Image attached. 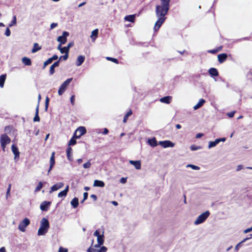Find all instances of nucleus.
I'll use <instances>...</instances> for the list:
<instances>
[{"label": "nucleus", "instance_id": "f257e3e1", "mask_svg": "<svg viewBox=\"0 0 252 252\" xmlns=\"http://www.w3.org/2000/svg\"><path fill=\"white\" fill-rule=\"evenodd\" d=\"M161 5H158V29L164 23L166 17L165 15L169 9V2L170 0H160Z\"/></svg>", "mask_w": 252, "mask_h": 252}, {"label": "nucleus", "instance_id": "f03ea898", "mask_svg": "<svg viewBox=\"0 0 252 252\" xmlns=\"http://www.w3.org/2000/svg\"><path fill=\"white\" fill-rule=\"evenodd\" d=\"M49 228V223L48 220L44 218L41 220V225L38 230V235H45L48 231Z\"/></svg>", "mask_w": 252, "mask_h": 252}, {"label": "nucleus", "instance_id": "7ed1b4c3", "mask_svg": "<svg viewBox=\"0 0 252 252\" xmlns=\"http://www.w3.org/2000/svg\"><path fill=\"white\" fill-rule=\"evenodd\" d=\"M0 142L2 151L5 152L6 145L11 142V139L6 134H2L0 137Z\"/></svg>", "mask_w": 252, "mask_h": 252}, {"label": "nucleus", "instance_id": "20e7f679", "mask_svg": "<svg viewBox=\"0 0 252 252\" xmlns=\"http://www.w3.org/2000/svg\"><path fill=\"white\" fill-rule=\"evenodd\" d=\"M210 213L209 211H206L200 215L194 221V224L198 225L203 223L209 217Z\"/></svg>", "mask_w": 252, "mask_h": 252}, {"label": "nucleus", "instance_id": "39448f33", "mask_svg": "<svg viewBox=\"0 0 252 252\" xmlns=\"http://www.w3.org/2000/svg\"><path fill=\"white\" fill-rule=\"evenodd\" d=\"M72 80V78H68L66 79L60 86L59 90H58V94L60 95H62L64 91H65L66 88L69 85V83Z\"/></svg>", "mask_w": 252, "mask_h": 252}, {"label": "nucleus", "instance_id": "423d86ee", "mask_svg": "<svg viewBox=\"0 0 252 252\" xmlns=\"http://www.w3.org/2000/svg\"><path fill=\"white\" fill-rule=\"evenodd\" d=\"M87 132L86 129L84 126H80L78 127L74 133V137L76 138H80L82 135Z\"/></svg>", "mask_w": 252, "mask_h": 252}, {"label": "nucleus", "instance_id": "0eeeda50", "mask_svg": "<svg viewBox=\"0 0 252 252\" xmlns=\"http://www.w3.org/2000/svg\"><path fill=\"white\" fill-rule=\"evenodd\" d=\"M30 223L29 219L27 218H25L19 224L18 229L22 232L26 231V228Z\"/></svg>", "mask_w": 252, "mask_h": 252}, {"label": "nucleus", "instance_id": "6e6552de", "mask_svg": "<svg viewBox=\"0 0 252 252\" xmlns=\"http://www.w3.org/2000/svg\"><path fill=\"white\" fill-rule=\"evenodd\" d=\"M69 35V32H63L62 36H59L57 38V41L60 43L64 44L67 41V37Z\"/></svg>", "mask_w": 252, "mask_h": 252}, {"label": "nucleus", "instance_id": "1a4fd4ad", "mask_svg": "<svg viewBox=\"0 0 252 252\" xmlns=\"http://www.w3.org/2000/svg\"><path fill=\"white\" fill-rule=\"evenodd\" d=\"M158 145H160L162 147L165 148L168 147H173L175 144L169 140H165L163 141H159Z\"/></svg>", "mask_w": 252, "mask_h": 252}, {"label": "nucleus", "instance_id": "9d476101", "mask_svg": "<svg viewBox=\"0 0 252 252\" xmlns=\"http://www.w3.org/2000/svg\"><path fill=\"white\" fill-rule=\"evenodd\" d=\"M55 153L53 152L52 153L51 156L50 157V167L48 171V173L49 174L50 171L52 170V168L53 167L55 163Z\"/></svg>", "mask_w": 252, "mask_h": 252}, {"label": "nucleus", "instance_id": "9b49d317", "mask_svg": "<svg viewBox=\"0 0 252 252\" xmlns=\"http://www.w3.org/2000/svg\"><path fill=\"white\" fill-rule=\"evenodd\" d=\"M227 54L226 53H221L218 55V61L220 63H224L227 58Z\"/></svg>", "mask_w": 252, "mask_h": 252}, {"label": "nucleus", "instance_id": "f8f14e48", "mask_svg": "<svg viewBox=\"0 0 252 252\" xmlns=\"http://www.w3.org/2000/svg\"><path fill=\"white\" fill-rule=\"evenodd\" d=\"M172 97L171 96H166L161 98L159 101L163 103L169 104L171 102Z\"/></svg>", "mask_w": 252, "mask_h": 252}, {"label": "nucleus", "instance_id": "ddd939ff", "mask_svg": "<svg viewBox=\"0 0 252 252\" xmlns=\"http://www.w3.org/2000/svg\"><path fill=\"white\" fill-rule=\"evenodd\" d=\"M97 241L98 244L95 245L94 247L99 248L104 243V235L103 234L97 237Z\"/></svg>", "mask_w": 252, "mask_h": 252}, {"label": "nucleus", "instance_id": "4468645a", "mask_svg": "<svg viewBox=\"0 0 252 252\" xmlns=\"http://www.w3.org/2000/svg\"><path fill=\"white\" fill-rule=\"evenodd\" d=\"M50 204V202L44 201L40 204V208L42 211H46L48 210V208Z\"/></svg>", "mask_w": 252, "mask_h": 252}, {"label": "nucleus", "instance_id": "2eb2a0df", "mask_svg": "<svg viewBox=\"0 0 252 252\" xmlns=\"http://www.w3.org/2000/svg\"><path fill=\"white\" fill-rule=\"evenodd\" d=\"M63 186V183H62V182L58 183L53 185L51 187L50 192L56 191V190L62 188Z\"/></svg>", "mask_w": 252, "mask_h": 252}, {"label": "nucleus", "instance_id": "dca6fc26", "mask_svg": "<svg viewBox=\"0 0 252 252\" xmlns=\"http://www.w3.org/2000/svg\"><path fill=\"white\" fill-rule=\"evenodd\" d=\"M208 72L213 77L218 76L219 74L218 70L214 67L210 68L208 70Z\"/></svg>", "mask_w": 252, "mask_h": 252}, {"label": "nucleus", "instance_id": "f3484780", "mask_svg": "<svg viewBox=\"0 0 252 252\" xmlns=\"http://www.w3.org/2000/svg\"><path fill=\"white\" fill-rule=\"evenodd\" d=\"M72 151V148L70 146H68L66 149V155H67V159L69 161L73 160Z\"/></svg>", "mask_w": 252, "mask_h": 252}, {"label": "nucleus", "instance_id": "a211bd4d", "mask_svg": "<svg viewBox=\"0 0 252 252\" xmlns=\"http://www.w3.org/2000/svg\"><path fill=\"white\" fill-rule=\"evenodd\" d=\"M11 150L13 153L15 155V158H16L17 157L19 158L20 153L19 152L18 148L14 145H12L11 146Z\"/></svg>", "mask_w": 252, "mask_h": 252}, {"label": "nucleus", "instance_id": "6ab92c4d", "mask_svg": "<svg viewBox=\"0 0 252 252\" xmlns=\"http://www.w3.org/2000/svg\"><path fill=\"white\" fill-rule=\"evenodd\" d=\"M129 163L133 165L136 169H140L141 168V164L140 160H130Z\"/></svg>", "mask_w": 252, "mask_h": 252}, {"label": "nucleus", "instance_id": "aec40b11", "mask_svg": "<svg viewBox=\"0 0 252 252\" xmlns=\"http://www.w3.org/2000/svg\"><path fill=\"white\" fill-rule=\"evenodd\" d=\"M22 62L25 65L30 66L32 65L31 60L26 57H24L22 59Z\"/></svg>", "mask_w": 252, "mask_h": 252}, {"label": "nucleus", "instance_id": "412c9836", "mask_svg": "<svg viewBox=\"0 0 252 252\" xmlns=\"http://www.w3.org/2000/svg\"><path fill=\"white\" fill-rule=\"evenodd\" d=\"M85 59V57L84 56H79L77 58V61L76 62V64L77 66L81 65L83 62H84Z\"/></svg>", "mask_w": 252, "mask_h": 252}, {"label": "nucleus", "instance_id": "4be33fe9", "mask_svg": "<svg viewBox=\"0 0 252 252\" xmlns=\"http://www.w3.org/2000/svg\"><path fill=\"white\" fill-rule=\"evenodd\" d=\"M205 103V100L203 99V98H201L199 100V101H198V102L193 106V109L194 110H197L198 109H199V108H200L203 105V104Z\"/></svg>", "mask_w": 252, "mask_h": 252}, {"label": "nucleus", "instance_id": "5701e85b", "mask_svg": "<svg viewBox=\"0 0 252 252\" xmlns=\"http://www.w3.org/2000/svg\"><path fill=\"white\" fill-rule=\"evenodd\" d=\"M68 189H69V186H68V185H67L65 189L61 191L60 192H59L58 193V197H62L66 196V195H67V193L68 191Z\"/></svg>", "mask_w": 252, "mask_h": 252}, {"label": "nucleus", "instance_id": "b1692460", "mask_svg": "<svg viewBox=\"0 0 252 252\" xmlns=\"http://www.w3.org/2000/svg\"><path fill=\"white\" fill-rule=\"evenodd\" d=\"M74 45V42H69L67 46H66V47H63V54L64 53H69V49L70 48H71V47H72Z\"/></svg>", "mask_w": 252, "mask_h": 252}, {"label": "nucleus", "instance_id": "393cba45", "mask_svg": "<svg viewBox=\"0 0 252 252\" xmlns=\"http://www.w3.org/2000/svg\"><path fill=\"white\" fill-rule=\"evenodd\" d=\"M38 113H39V105L37 104V106H36V108L35 109V116L33 118L34 122H39L40 121V117L38 115Z\"/></svg>", "mask_w": 252, "mask_h": 252}, {"label": "nucleus", "instance_id": "a878e982", "mask_svg": "<svg viewBox=\"0 0 252 252\" xmlns=\"http://www.w3.org/2000/svg\"><path fill=\"white\" fill-rule=\"evenodd\" d=\"M105 186L104 183L100 180H95L94 183V187H103Z\"/></svg>", "mask_w": 252, "mask_h": 252}, {"label": "nucleus", "instance_id": "bb28decb", "mask_svg": "<svg viewBox=\"0 0 252 252\" xmlns=\"http://www.w3.org/2000/svg\"><path fill=\"white\" fill-rule=\"evenodd\" d=\"M135 19V15H127L125 17V20L126 21L130 22H134Z\"/></svg>", "mask_w": 252, "mask_h": 252}, {"label": "nucleus", "instance_id": "cd10ccee", "mask_svg": "<svg viewBox=\"0 0 252 252\" xmlns=\"http://www.w3.org/2000/svg\"><path fill=\"white\" fill-rule=\"evenodd\" d=\"M149 144L152 147H156L158 145L156 138H153L148 140Z\"/></svg>", "mask_w": 252, "mask_h": 252}, {"label": "nucleus", "instance_id": "c85d7f7f", "mask_svg": "<svg viewBox=\"0 0 252 252\" xmlns=\"http://www.w3.org/2000/svg\"><path fill=\"white\" fill-rule=\"evenodd\" d=\"M71 204L74 208H76L79 205L78 199L74 197L71 201Z\"/></svg>", "mask_w": 252, "mask_h": 252}, {"label": "nucleus", "instance_id": "c756f323", "mask_svg": "<svg viewBox=\"0 0 252 252\" xmlns=\"http://www.w3.org/2000/svg\"><path fill=\"white\" fill-rule=\"evenodd\" d=\"M6 77V74H2L0 76V87L2 88Z\"/></svg>", "mask_w": 252, "mask_h": 252}, {"label": "nucleus", "instance_id": "7c9ffc66", "mask_svg": "<svg viewBox=\"0 0 252 252\" xmlns=\"http://www.w3.org/2000/svg\"><path fill=\"white\" fill-rule=\"evenodd\" d=\"M220 143V140L218 139H216L214 141H210L209 143L208 147L209 148H211L216 146L218 144Z\"/></svg>", "mask_w": 252, "mask_h": 252}, {"label": "nucleus", "instance_id": "2f4dec72", "mask_svg": "<svg viewBox=\"0 0 252 252\" xmlns=\"http://www.w3.org/2000/svg\"><path fill=\"white\" fill-rule=\"evenodd\" d=\"M98 33V30L97 29L93 31V32H92V35L91 36V37L92 38V39L93 40H94L97 38Z\"/></svg>", "mask_w": 252, "mask_h": 252}, {"label": "nucleus", "instance_id": "473e14b6", "mask_svg": "<svg viewBox=\"0 0 252 252\" xmlns=\"http://www.w3.org/2000/svg\"><path fill=\"white\" fill-rule=\"evenodd\" d=\"M41 48V47L39 46L38 43H35L33 44V47L32 50V52L33 53H35V52L38 51V50H40Z\"/></svg>", "mask_w": 252, "mask_h": 252}, {"label": "nucleus", "instance_id": "72a5a7b5", "mask_svg": "<svg viewBox=\"0 0 252 252\" xmlns=\"http://www.w3.org/2000/svg\"><path fill=\"white\" fill-rule=\"evenodd\" d=\"M132 114V110L131 109H130L126 113V114L124 116V119H123V122L124 123H126L127 121V119H128V117H129L130 116H131V115Z\"/></svg>", "mask_w": 252, "mask_h": 252}, {"label": "nucleus", "instance_id": "f704fd0d", "mask_svg": "<svg viewBox=\"0 0 252 252\" xmlns=\"http://www.w3.org/2000/svg\"><path fill=\"white\" fill-rule=\"evenodd\" d=\"M76 138L75 137H74V135L73 137L71 138V139L69 140L68 143V146H70V145H74L76 144V140H75Z\"/></svg>", "mask_w": 252, "mask_h": 252}, {"label": "nucleus", "instance_id": "c9c22d12", "mask_svg": "<svg viewBox=\"0 0 252 252\" xmlns=\"http://www.w3.org/2000/svg\"><path fill=\"white\" fill-rule=\"evenodd\" d=\"M251 238V236L250 237V238H246L245 239H244L243 240H242L241 242H240V243H239L235 247V249L236 250H238L239 249V247L240 246H241V245L245 242L246 241H247V240L250 239Z\"/></svg>", "mask_w": 252, "mask_h": 252}, {"label": "nucleus", "instance_id": "e433bc0d", "mask_svg": "<svg viewBox=\"0 0 252 252\" xmlns=\"http://www.w3.org/2000/svg\"><path fill=\"white\" fill-rule=\"evenodd\" d=\"M96 247H90L88 250L87 252H98V249Z\"/></svg>", "mask_w": 252, "mask_h": 252}, {"label": "nucleus", "instance_id": "4c0bfd02", "mask_svg": "<svg viewBox=\"0 0 252 252\" xmlns=\"http://www.w3.org/2000/svg\"><path fill=\"white\" fill-rule=\"evenodd\" d=\"M52 62H53V61H52L51 59L50 58H49L47 61H46L44 63L43 66V69H44V68H45V67H46L47 65H48V64H49L51 63H52Z\"/></svg>", "mask_w": 252, "mask_h": 252}, {"label": "nucleus", "instance_id": "58836bf2", "mask_svg": "<svg viewBox=\"0 0 252 252\" xmlns=\"http://www.w3.org/2000/svg\"><path fill=\"white\" fill-rule=\"evenodd\" d=\"M43 187V184L41 182H39L35 188V191H39Z\"/></svg>", "mask_w": 252, "mask_h": 252}, {"label": "nucleus", "instance_id": "ea45409f", "mask_svg": "<svg viewBox=\"0 0 252 252\" xmlns=\"http://www.w3.org/2000/svg\"><path fill=\"white\" fill-rule=\"evenodd\" d=\"M91 166V159L89 160L87 162L83 164V167L84 168H89Z\"/></svg>", "mask_w": 252, "mask_h": 252}, {"label": "nucleus", "instance_id": "a19ab883", "mask_svg": "<svg viewBox=\"0 0 252 252\" xmlns=\"http://www.w3.org/2000/svg\"><path fill=\"white\" fill-rule=\"evenodd\" d=\"M106 59L108 61H111V62L115 63H117V64H118L119 63L118 60L117 59H116V58H112V57H107Z\"/></svg>", "mask_w": 252, "mask_h": 252}, {"label": "nucleus", "instance_id": "79ce46f5", "mask_svg": "<svg viewBox=\"0 0 252 252\" xmlns=\"http://www.w3.org/2000/svg\"><path fill=\"white\" fill-rule=\"evenodd\" d=\"M65 53L64 55L61 56L60 57V58H59L60 60H63L64 61H66L68 59V53Z\"/></svg>", "mask_w": 252, "mask_h": 252}, {"label": "nucleus", "instance_id": "37998d69", "mask_svg": "<svg viewBox=\"0 0 252 252\" xmlns=\"http://www.w3.org/2000/svg\"><path fill=\"white\" fill-rule=\"evenodd\" d=\"M49 98L48 96H46V99H45V109L46 110H47L48 106H49Z\"/></svg>", "mask_w": 252, "mask_h": 252}, {"label": "nucleus", "instance_id": "c03bdc74", "mask_svg": "<svg viewBox=\"0 0 252 252\" xmlns=\"http://www.w3.org/2000/svg\"><path fill=\"white\" fill-rule=\"evenodd\" d=\"M11 188V184H9L8 185V187L7 189V191H6V198H7L9 196H10V191Z\"/></svg>", "mask_w": 252, "mask_h": 252}, {"label": "nucleus", "instance_id": "a18cd8bd", "mask_svg": "<svg viewBox=\"0 0 252 252\" xmlns=\"http://www.w3.org/2000/svg\"><path fill=\"white\" fill-rule=\"evenodd\" d=\"M107 249L105 246H102L98 249V252H106Z\"/></svg>", "mask_w": 252, "mask_h": 252}, {"label": "nucleus", "instance_id": "49530a36", "mask_svg": "<svg viewBox=\"0 0 252 252\" xmlns=\"http://www.w3.org/2000/svg\"><path fill=\"white\" fill-rule=\"evenodd\" d=\"M49 72L50 75H53L55 73V67L53 65L50 66Z\"/></svg>", "mask_w": 252, "mask_h": 252}, {"label": "nucleus", "instance_id": "de8ad7c7", "mask_svg": "<svg viewBox=\"0 0 252 252\" xmlns=\"http://www.w3.org/2000/svg\"><path fill=\"white\" fill-rule=\"evenodd\" d=\"M10 34H11L10 30H9V28H7L6 29V30H5V35L6 36H9L10 35Z\"/></svg>", "mask_w": 252, "mask_h": 252}, {"label": "nucleus", "instance_id": "09e8293b", "mask_svg": "<svg viewBox=\"0 0 252 252\" xmlns=\"http://www.w3.org/2000/svg\"><path fill=\"white\" fill-rule=\"evenodd\" d=\"M16 24V16H14L13 17V20L12 21L11 24H9V27H11L13 25H15Z\"/></svg>", "mask_w": 252, "mask_h": 252}, {"label": "nucleus", "instance_id": "8fccbe9b", "mask_svg": "<svg viewBox=\"0 0 252 252\" xmlns=\"http://www.w3.org/2000/svg\"><path fill=\"white\" fill-rule=\"evenodd\" d=\"M88 196V193L87 192H85L83 194V199L81 201V203H83L85 200H86Z\"/></svg>", "mask_w": 252, "mask_h": 252}, {"label": "nucleus", "instance_id": "3c124183", "mask_svg": "<svg viewBox=\"0 0 252 252\" xmlns=\"http://www.w3.org/2000/svg\"><path fill=\"white\" fill-rule=\"evenodd\" d=\"M218 52H219V50H217L216 49H213V50H209L208 51V53H211L213 54H215Z\"/></svg>", "mask_w": 252, "mask_h": 252}, {"label": "nucleus", "instance_id": "603ef678", "mask_svg": "<svg viewBox=\"0 0 252 252\" xmlns=\"http://www.w3.org/2000/svg\"><path fill=\"white\" fill-rule=\"evenodd\" d=\"M189 166L191 167V168L194 170H199L200 169L199 167L193 164H189Z\"/></svg>", "mask_w": 252, "mask_h": 252}, {"label": "nucleus", "instance_id": "864d4df0", "mask_svg": "<svg viewBox=\"0 0 252 252\" xmlns=\"http://www.w3.org/2000/svg\"><path fill=\"white\" fill-rule=\"evenodd\" d=\"M70 102L72 105H74L75 103V95H72L70 97Z\"/></svg>", "mask_w": 252, "mask_h": 252}, {"label": "nucleus", "instance_id": "5fc2aeb1", "mask_svg": "<svg viewBox=\"0 0 252 252\" xmlns=\"http://www.w3.org/2000/svg\"><path fill=\"white\" fill-rule=\"evenodd\" d=\"M68 250L67 249L63 248L62 247H61L58 251V252H67Z\"/></svg>", "mask_w": 252, "mask_h": 252}, {"label": "nucleus", "instance_id": "6e6d98bb", "mask_svg": "<svg viewBox=\"0 0 252 252\" xmlns=\"http://www.w3.org/2000/svg\"><path fill=\"white\" fill-rule=\"evenodd\" d=\"M94 236L98 237V236H100L101 235L100 234V232L98 230H96L94 232Z\"/></svg>", "mask_w": 252, "mask_h": 252}, {"label": "nucleus", "instance_id": "4d7b16f0", "mask_svg": "<svg viewBox=\"0 0 252 252\" xmlns=\"http://www.w3.org/2000/svg\"><path fill=\"white\" fill-rule=\"evenodd\" d=\"M63 44H61V43H60L58 46V47H57V49L60 51V52L62 53V54H63V52L62 51H63V47H62V45Z\"/></svg>", "mask_w": 252, "mask_h": 252}, {"label": "nucleus", "instance_id": "13d9d810", "mask_svg": "<svg viewBox=\"0 0 252 252\" xmlns=\"http://www.w3.org/2000/svg\"><path fill=\"white\" fill-rule=\"evenodd\" d=\"M60 60H59L58 61L55 62L52 65L55 67H57V66H59V64H60Z\"/></svg>", "mask_w": 252, "mask_h": 252}, {"label": "nucleus", "instance_id": "bf43d9fd", "mask_svg": "<svg viewBox=\"0 0 252 252\" xmlns=\"http://www.w3.org/2000/svg\"><path fill=\"white\" fill-rule=\"evenodd\" d=\"M57 26H58V24L57 23H53L50 25V29H53L55 28H56V27H57Z\"/></svg>", "mask_w": 252, "mask_h": 252}, {"label": "nucleus", "instance_id": "052dcab7", "mask_svg": "<svg viewBox=\"0 0 252 252\" xmlns=\"http://www.w3.org/2000/svg\"><path fill=\"white\" fill-rule=\"evenodd\" d=\"M203 133H197L196 136H195V138H201V137H202L203 136Z\"/></svg>", "mask_w": 252, "mask_h": 252}, {"label": "nucleus", "instance_id": "680f3d73", "mask_svg": "<svg viewBox=\"0 0 252 252\" xmlns=\"http://www.w3.org/2000/svg\"><path fill=\"white\" fill-rule=\"evenodd\" d=\"M53 61V60H56L58 59V56L57 55H54L52 57L50 58Z\"/></svg>", "mask_w": 252, "mask_h": 252}, {"label": "nucleus", "instance_id": "e2e57ef3", "mask_svg": "<svg viewBox=\"0 0 252 252\" xmlns=\"http://www.w3.org/2000/svg\"><path fill=\"white\" fill-rule=\"evenodd\" d=\"M243 168V166L242 165H239L237 166V169H236V171H240L241 170V169H242Z\"/></svg>", "mask_w": 252, "mask_h": 252}, {"label": "nucleus", "instance_id": "0e129e2a", "mask_svg": "<svg viewBox=\"0 0 252 252\" xmlns=\"http://www.w3.org/2000/svg\"><path fill=\"white\" fill-rule=\"evenodd\" d=\"M190 149L192 151H195V150H196L198 149V148L196 147V146L195 145H191L190 146Z\"/></svg>", "mask_w": 252, "mask_h": 252}, {"label": "nucleus", "instance_id": "69168bd1", "mask_svg": "<svg viewBox=\"0 0 252 252\" xmlns=\"http://www.w3.org/2000/svg\"><path fill=\"white\" fill-rule=\"evenodd\" d=\"M252 230V227H251V228H249L248 229H245L244 231V232L245 233H247L250 231H251Z\"/></svg>", "mask_w": 252, "mask_h": 252}, {"label": "nucleus", "instance_id": "338daca9", "mask_svg": "<svg viewBox=\"0 0 252 252\" xmlns=\"http://www.w3.org/2000/svg\"><path fill=\"white\" fill-rule=\"evenodd\" d=\"M90 197L93 198L94 201L97 200V196L95 194H92Z\"/></svg>", "mask_w": 252, "mask_h": 252}, {"label": "nucleus", "instance_id": "774afa93", "mask_svg": "<svg viewBox=\"0 0 252 252\" xmlns=\"http://www.w3.org/2000/svg\"><path fill=\"white\" fill-rule=\"evenodd\" d=\"M0 252H6L5 247H3L0 248Z\"/></svg>", "mask_w": 252, "mask_h": 252}]
</instances>
